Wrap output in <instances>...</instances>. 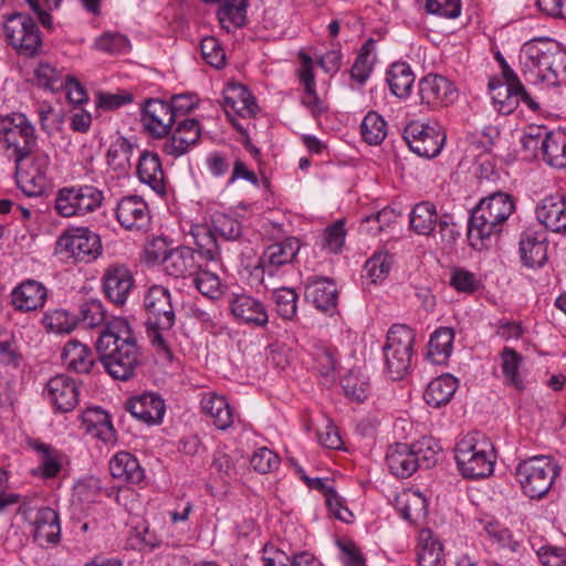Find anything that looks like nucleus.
<instances>
[{"label": "nucleus", "instance_id": "obj_1", "mask_svg": "<svg viewBox=\"0 0 566 566\" xmlns=\"http://www.w3.org/2000/svg\"><path fill=\"white\" fill-rule=\"evenodd\" d=\"M0 129L4 135V150L15 165L18 187L28 197H41L49 186L50 157L38 149L35 128L22 113L3 117Z\"/></svg>", "mask_w": 566, "mask_h": 566}, {"label": "nucleus", "instance_id": "obj_2", "mask_svg": "<svg viewBox=\"0 0 566 566\" xmlns=\"http://www.w3.org/2000/svg\"><path fill=\"white\" fill-rule=\"evenodd\" d=\"M99 359L111 377L126 381L135 376L140 364L136 336L124 318L107 323L96 340Z\"/></svg>", "mask_w": 566, "mask_h": 566}, {"label": "nucleus", "instance_id": "obj_3", "mask_svg": "<svg viewBox=\"0 0 566 566\" xmlns=\"http://www.w3.org/2000/svg\"><path fill=\"white\" fill-rule=\"evenodd\" d=\"M520 64L527 82L559 85L566 81V50L549 39H533L524 43Z\"/></svg>", "mask_w": 566, "mask_h": 566}, {"label": "nucleus", "instance_id": "obj_4", "mask_svg": "<svg viewBox=\"0 0 566 566\" xmlns=\"http://www.w3.org/2000/svg\"><path fill=\"white\" fill-rule=\"evenodd\" d=\"M514 211L513 198L505 192H494L479 201L469 218L468 235L481 245L502 232L503 224Z\"/></svg>", "mask_w": 566, "mask_h": 566}, {"label": "nucleus", "instance_id": "obj_5", "mask_svg": "<svg viewBox=\"0 0 566 566\" xmlns=\"http://www.w3.org/2000/svg\"><path fill=\"white\" fill-rule=\"evenodd\" d=\"M146 310L147 333L151 344L167 354H170L163 332L171 329L175 325V311L168 289L161 285H153L144 297Z\"/></svg>", "mask_w": 566, "mask_h": 566}, {"label": "nucleus", "instance_id": "obj_6", "mask_svg": "<svg viewBox=\"0 0 566 566\" xmlns=\"http://www.w3.org/2000/svg\"><path fill=\"white\" fill-rule=\"evenodd\" d=\"M415 333L405 324H394L382 347L385 373L392 380L402 379L410 370L413 356Z\"/></svg>", "mask_w": 566, "mask_h": 566}, {"label": "nucleus", "instance_id": "obj_7", "mask_svg": "<svg viewBox=\"0 0 566 566\" xmlns=\"http://www.w3.org/2000/svg\"><path fill=\"white\" fill-rule=\"evenodd\" d=\"M457 467L465 479H482L489 476L494 470L495 455L491 443L465 437L455 446Z\"/></svg>", "mask_w": 566, "mask_h": 566}, {"label": "nucleus", "instance_id": "obj_8", "mask_svg": "<svg viewBox=\"0 0 566 566\" xmlns=\"http://www.w3.org/2000/svg\"><path fill=\"white\" fill-rule=\"evenodd\" d=\"M560 468L549 457H533L520 462L515 475L530 499H542L552 489Z\"/></svg>", "mask_w": 566, "mask_h": 566}, {"label": "nucleus", "instance_id": "obj_9", "mask_svg": "<svg viewBox=\"0 0 566 566\" xmlns=\"http://www.w3.org/2000/svg\"><path fill=\"white\" fill-rule=\"evenodd\" d=\"M104 199V191L93 185L63 187L56 193L54 208L63 218L83 217L96 211Z\"/></svg>", "mask_w": 566, "mask_h": 566}, {"label": "nucleus", "instance_id": "obj_10", "mask_svg": "<svg viewBox=\"0 0 566 566\" xmlns=\"http://www.w3.org/2000/svg\"><path fill=\"white\" fill-rule=\"evenodd\" d=\"M103 251L101 238L88 228L65 231L56 241L55 252L61 259L72 262L90 263Z\"/></svg>", "mask_w": 566, "mask_h": 566}, {"label": "nucleus", "instance_id": "obj_11", "mask_svg": "<svg viewBox=\"0 0 566 566\" xmlns=\"http://www.w3.org/2000/svg\"><path fill=\"white\" fill-rule=\"evenodd\" d=\"M3 32L18 54L32 57L42 49V35L36 22L27 13L13 12L6 18Z\"/></svg>", "mask_w": 566, "mask_h": 566}, {"label": "nucleus", "instance_id": "obj_12", "mask_svg": "<svg viewBox=\"0 0 566 566\" xmlns=\"http://www.w3.org/2000/svg\"><path fill=\"white\" fill-rule=\"evenodd\" d=\"M403 139L415 154L432 158L440 154L446 135L439 127L411 122L403 130Z\"/></svg>", "mask_w": 566, "mask_h": 566}, {"label": "nucleus", "instance_id": "obj_13", "mask_svg": "<svg viewBox=\"0 0 566 566\" xmlns=\"http://www.w3.org/2000/svg\"><path fill=\"white\" fill-rule=\"evenodd\" d=\"M222 108L233 128L242 136V145L248 148L245 120L248 113V88L241 83L230 81L222 91Z\"/></svg>", "mask_w": 566, "mask_h": 566}, {"label": "nucleus", "instance_id": "obj_14", "mask_svg": "<svg viewBox=\"0 0 566 566\" xmlns=\"http://www.w3.org/2000/svg\"><path fill=\"white\" fill-rule=\"evenodd\" d=\"M300 249L301 244L296 238H287L280 243L268 247L259 259L258 266L250 271V276L263 283V273L265 271L272 275L275 269L293 262Z\"/></svg>", "mask_w": 566, "mask_h": 566}, {"label": "nucleus", "instance_id": "obj_15", "mask_svg": "<svg viewBox=\"0 0 566 566\" xmlns=\"http://www.w3.org/2000/svg\"><path fill=\"white\" fill-rule=\"evenodd\" d=\"M45 394L56 412H70L78 405L77 385L73 378L64 374L49 379L45 386Z\"/></svg>", "mask_w": 566, "mask_h": 566}, {"label": "nucleus", "instance_id": "obj_16", "mask_svg": "<svg viewBox=\"0 0 566 566\" xmlns=\"http://www.w3.org/2000/svg\"><path fill=\"white\" fill-rule=\"evenodd\" d=\"M418 94L421 104L447 106L457 98V90L451 81L438 74H428L419 81Z\"/></svg>", "mask_w": 566, "mask_h": 566}, {"label": "nucleus", "instance_id": "obj_17", "mask_svg": "<svg viewBox=\"0 0 566 566\" xmlns=\"http://www.w3.org/2000/svg\"><path fill=\"white\" fill-rule=\"evenodd\" d=\"M133 287V274L125 265L114 264L105 270L103 291L106 297L115 305H124Z\"/></svg>", "mask_w": 566, "mask_h": 566}, {"label": "nucleus", "instance_id": "obj_18", "mask_svg": "<svg viewBox=\"0 0 566 566\" xmlns=\"http://www.w3.org/2000/svg\"><path fill=\"white\" fill-rule=\"evenodd\" d=\"M176 122V114L169 103L159 99H149L145 103L143 123L154 137L160 138L166 136Z\"/></svg>", "mask_w": 566, "mask_h": 566}, {"label": "nucleus", "instance_id": "obj_19", "mask_svg": "<svg viewBox=\"0 0 566 566\" xmlns=\"http://www.w3.org/2000/svg\"><path fill=\"white\" fill-rule=\"evenodd\" d=\"M116 218L125 229H144L150 222L148 205L136 195L124 197L117 203Z\"/></svg>", "mask_w": 566, "mask_h": 566}, {"label": "nucleus", "instance_id": "obj_20", "mask_svg": "<svg viewBox=\"0 0 566 566\" xmlns=\"http://www.w3.org/2000/svg\"><path fill=\"white\" fill-rule=\"evenodd\" d=\"M201 135L199 122L186 118L177 123L171 136L164 143V151L172 157L185 155L190 146L197 144Z\"/></svg>", "mask_w": 566, "mask_h": 566}, {"label": "nucleus", "instance_id": "obj_21", "mask_svg": "<svg viewBox=\"0 0 566 566\" xmlns=\"http://www.w3.org/2000/svg\"><path fill=\"white\" fill-rule=\"evenodd\" d=\"M200 260L196 250L180 245L170 250L166 258L165 272L176 279L195 276L203 265Z\"/></svg>", "mask_w": 566, "mask_h": 566}, {"label": "nucleus", "instance_id": "obj_22", "mask_svg": "<svg viewBox=\"0 0 566 566\" xmlns=\"http://www.w3.org/2000/svg\"><path fill=\"white\" fill-rule=\"evenodd\" d=\"M305 298L317 310L328 312L337 305V289L333 280L311 276L305 282Z\"/></svg>", "mask_w": 566, "mask_h": 566}, {"label": "nucleus", "instance_id": "obj_23", "mask_svg": "<svg viewBox=\"0 0 566 566\" xmlns=\"http://www.w3.org/2000/svg\"><path fill=\"white\" fill-rule=\"evenodd\" d=\"M536 218L553 232L566 231V198L562 195L545 197L536 208Z\"/></svg>", "mask_w": 566, "mask_h": 566}, {"label": "nucleus", "instance_id": "obj_24", "mask_svg": "<svg viewBox=\"0 0 566 566\" xmlns=\"http://www.w3.org/2000/svg\"><path fill=\"white\" fill-rule=\"evenodd\" d=\"M520 254L525 266L539 269L547 262V239L544 233L524 231L520 239Z\"/></svg>", "mask_w": 566, "mask_h": 566}, {"label": "nucleus", "instance_id": "obj_25", "mask_svg": "<svg viewBox=\"0 0 566 566\" xmlns=\"http://www.w3.org/2000/svg\"><path fill=\"white\" fill-rule=\"evenodd\" d=\"M33 539L40 546L57 544L61 537V526L57 513L51 507L38 510L31 523Z\"/></svg>", "mask_w": 566, "mask_h": 566}, {"label": "nucleus", "instance_id": "obj_26", "mask_svg": "<svg viewBox=\"0 0 566 566\" xmlns=\"http://www.w3.org/2000/svg\"><path fill=\"white\" fill-rule=\"evenodd\" d=\"M130 415L148 424L159 423L165 415V402L155 394H144L127 401Z\"/></svg>", "mask_w": 566, "mask_h": 566}, {"label": "nucleus", "instance_id": "obj_27", "mask_svg": "<svg viewBox=\"0 0 566 566\" xmlns=\"http://www.w3.org/2000/svg\"><path fill=\"white\" fill-rule=\"evenodd\" d=\"M137 176L143 184L148 185L156 193L160 196L166 193L165 172L156 153L142 151L137 165Z\"/></svg>", "mask_w": 566, "mask_h": 566}, {"label": "nucleus", "instance_id": "obj_28", "mask_svg": "<svg viewBox=\"0 0 566 566\" xmlns=\"http://www.w3.org/2000/svg\"><path fill=\"white\" fill-rule=\"evenodd\" d=\"M386 462L389 471L401 479L411 476L418 469L412 447L407 443L389 446L386 452Z\"/></svg>", "mask_w": 566, "mask_h": 566}, {"label": "nucleus", "instance_id": "obj_29", "mask_svg": "<svg viewBox=\"0 0 566 566\" xmlns=\"http://www.w3.org/2000/svg\"><path fill=\"white\" fill-rule=\"evenodd\" d=\"M15 310L30 312L42 307L46 300V289L38 281L27 280L11 293Z\"/></svg>", "mask_w": 566, "mask_h": 566}, {"label": "nucleus", "instance_id": "obj_30", "mask_svg": "<svg viewBox=\"0 0 566 566\" xmlns=\"http://www.w3.org/2000/svg\"><path fill=\"white\" fill-rule=\"evenodd\" d=\"M302 66L298 75L300 81L304 86V94L302 96V104L311 112L314 117H318L326 112L327 107L323 99L318 97L315 91V78L313 73L312 59L302 54Z\"/></svg>", "mask_w": 566, "mask_h": 566}, {"label": "nucleus", "instance_id": "obj_31", "mask_svg": "<svg viewBox=\"0 0 566 566\" xmlns=\"http://www.w3.org/2000/svg\"><path fill=\"white\" fill-rule=\"evenodd\" d=\"M459 387V380L451 374H443L432 379L423 394L426 403L433 408L448 405Z\"/></svg>", "mask_w": 566, "mask_h": 566}, {"label": "nucleus", "instance_id": "obj_32", "mask_svg": "<svg viewBox=\"0 0 566 566\" xmlns=\"http://www.w3.org/2000/svg\"><path fill=\"white\" fill-rule=\"evenodd\" d=\"M82 426L86 433L108 443L115 440V429L109 415L99 407L87 408L82 413Z\"/></svg>", "mask_w": 566, "mask_h": 566}, {"label": "nucleus", "instance_id": "obj_33", "mask_svg": "<svg viewBox=\"0 0 566 566\" xmlns=\"http://www.w3.org/2000/svg\"><path fill=\"white\" fill-rule=\"evenodd\" d=\"M111 475L122 482L137 484L144 479V470L129 452H118L109 461Z\"/></svg>", "mask_w": 566, "mask_h": 566}, {"label": "nucleus", "instance_id": "obj_34", "mask_svg": "<svg viewBox=\"0 0 566 566\" xmlns=\"http://www.w3.org/2000/svg\"><path fill=\"white\" fill-rule=\"evenodd\" d=\"M200 406L202 412L211 418L218 429L226 430L232 424L233 413L224 397L207 392L202 396Z\"/></svg>", "mask_w": 566, "mask_h": 566}, {"label": "nucleus", "instance_id": "obj_35", "mask_svg": "<svg viewBox=\"0 0 566 566\" xmlns=\"http://www.w3.org/2000/svg\"><path fill=\"white\" fill-rule=\"evenodd\" d=\"M67 369L78 374H88L95 364L91 349L77 340H69L61 355Z\"/></svg>", "mask_w": 566, "mask_h": 566}, {"label": "nucleus", "instance_id": "obj_36", "mask_svg": "<svg viewBox=\"0 0 566 566\" xmlns=\"http://www.w3.org/2000/svg\"><path fill=\"white\" fill-rule=\"evenodd\" d=\"M216 233L213 226L193 224L191 227L189 234L198 248L196 252L201 260L217 261L219 259L220 249Z\"/></svg>", "mask_w": 566, "mask_h": 566}, {"label": "nucleus", "instance_id": "obj_37", "mask_svg": "<svg viewBox=\"0 0 566 566\" xmlns=\"http://www.w3.org/2000/svg\"><path fill=\"white\" fill-rule=\"evenodd\" d=\"M454 331L451 327H439L430 336L427 358L433 364L442 365L451 356Z\"/></svg>", "mask_w": 566, "mask_h": 566}, {"label": "nucleus", "instance_id": "obj_38", "mask_svg": "<svg viewBox=\"0 0 566 566\" xmlns=\"http://www.w3.org/2000/svg\"><path fill=\"white\" fill-rule=\"evenodd\" d=\"M386 81L389 85L390 92L399 97L405 98L409 96L415 83V74L405 62H397L390 65L386 74Z\"/></svg>", "mask_w": 566, "mask_h": 566}, {"label": "nucleus", "instance_id": "obj_39", "mask_svg": "<svg viewBox=\"0 0 566 566\" xmlns=\"http://www.w3.org/2000/svg\"><path fill=\"white\" fill-rule=\"evenodd\" d=\"M510 81L501 82L491 78L489 82V90L494 108L504 115H509L517 107V99L515 97V85Z\"/></svg>", "mask_w": 566, "mask_h": 566}, {"label": "nucleus", "instance_id": "obj_40", "mask_svg": "<svg viewBox=\"0 0 566 566\" xmlns=\"http://www.w3.org/2000/svg\"><path fill=\"white\" fill-rule=\"evenodd\" d=\"M443 547L430 530L419 535L418 563L420 566H444Z\"/></svg>", "mask_w": 566, "mask_h": 566}, {"label": "nucleus", "instance_id": "obj_41", "mask_svg": "<svg viewBox=\"0 0 566 566\" xmlns=\"http://www.w3.org/2000/svg\"><path fill=\"white\" fill-rule=\"evenodd\" d=\"M542 155L549 166L564 168L566 166V133L549 132L547 139H544L543 143Z\"/></svg>", "mask_w": 566, "mask_h": 566}, {"label": "nucleus", "instance_id": "obj_42", "mask_svg": "<svg viewBox=\"0 0 566 566\" xmlns=\"http://www.w3.org/2000/svg\"><path fill=\"white\" fill-rule=\"evenodd\" d=\"M410 227L421 235H429L437 227V209L429 201L417 203L410 212Z\"/></svg>", "mask_w": 566, "mask_h": 566}, {"label": "nucleus", "instance_id": "obj_43", "mask_svg": "<svg viewBox=\"0 0 566 566\" xmlns=\"http://www.w3.org/2000/svg\"><path fill=\"white\" fill-rule=\"evenodd\" d=\"M502 373L507 385L517 390L524 389L523 380L520 376L518 369L523 361V357L514 348L504 347L501 353Z\"/></svg>", "mask_w": 566, "mask_h": 566}, {"label": "nucleus", "instance_id": "obj_44", "mask_svg": "<svg viewBox=\"0 0 566 566\" xmlns=\"http://www.w3.org/2000/svg\"><path fill=\"white\" fill-rule=\"evenodd\" d=\"M32 447L39 453L40 467L38 470L41 475L45 479L56 476L62 469L59 451L50 444L39 441H34Z\"/></svg>", "mask_w": 566, "mask_h": 566}, {"label": "nucleus", "instance_id": "obj_45", "mask_svg": "<svg viewBox=\"0 0 566 566\" xmlns=\"http://www.w3.org/2000/svg\"><path fill=\"white\" fill-rule=\"evenodd\" d=\"M360 134L369 145H379L387 136V124L376 112H368L360 124Z\"/></svg>", "mask_w": 566, "mask_h": 566}, {"label": "nucleus", "instance_id": "obj_46", "mask_svg": "<svg viewBox=\"0 0 566 566\" xmlns=\"http://www.w3.org/2000/svg\"><path fill=\"white\" fill-rule=\"evenodd\" d=\"M376 44L374 39H368L360 48L354 65L350 69V77L359 85H363L368 80L371 70L373 61L370 59L371 51Z\"/></svg>", "mask_w": 566, "mask_h": 566}, {"label": "nucleus", "instance_id": "obj_47", "mask_svg": "<svg viewBox=\"0 0 566 566\" xmlns=\"http://www.w3.org/2000/svg\"><path fill=\"white\" fill-rule=\"evenodd\" d=\"M133 150V144L127 138L119 137L108 148L107 164L115 170H125L130 166Z\"/></svg>", "mask_w": 566, "mask_h": 566}, {"label": "nucleus", "instance_id": "obj_48", "mask_svg": "<svg viewBox=\"0 0 566 566\" xmlns=\"http://www.w3.org/2000/svg\"><path fill=\"white\" fill-rule=\"evenodd\" d=\"M392 265V256L387 252H375L365 263V276L373 283L385 280Z\"/></svg>", "mask_w": 566, "mask_h": 566}, {"label": "nucleus", "instance_id": "obj_49", "mask_svg": "<svg viewBox=\"0 0 566 566\" xmlns=\"http://www.w3.org/2000/svg\"><path fill=\"white\" fill-rule=\"evenodd\" d=\"M411 447L413 450L415 459L418 462V469H429L437 463V455L441 448L439 443L432 438H422L421 440L412 443Z\"/></svg>", "mask_w": 566, "mask_h": 566}, {"label": "nucleus", "instance_id": "obj_50", "mask_svg": "<svg viewBox=\"0 0 566 566\" xmlns=\"http://www.w3.org/2000/svg\"><path fill=\"white\" fill-rule=\"evenodd\" d=\"M277 314L284 319H292L297 311V293L293 289H276L273 294Z\"/></svg>", "mask_w": 566, "mask_h": 566}, {"label": "nucleus", "instance_id": "obj_51", "mask_svg": "<svg viewBox=\"0 0 566 566\" xmlns=\"http://www.w3.org/2000/svg\"><path fill=\"white\" fill-rule=\"evenodd\" d=\"M280 464V458L268 447H258L250 457V467L260 474H266L275 470Z\"/></svg>", "mask_w": 566, "mask_h": 566}, {"label": "nucleus", "instance_id": "obj_52", "mask_svg": "<svg viewBox=\"0 0 566 566\" xmlns=\"http://www.w3.org/2000/svg\"><path fill=\"white\" fill-rule=\"evenodd\" d=\"M197 290L209 298H218L221 295V282L217 274L201 266L195 275Z\"/></svg>", "mask_w": 566, "mask_h": 566}, {"label": "nucleus", "instance_id": "obj_53", "mask_svg": "<svg viewBox=\"0 0 566 566\" xmlns=\"http://www.w3.org/2000/svg\"><path fill=\"white\" fill-rule=\"evenodd\" d=\"M80 318L86 327H96L105 321V310L99 300L91 298L80 307Z\"/></svg>", "mask_w": 566, "mask_h": 566}, {"label": "nucleus", "instance_id": "obj_54", "mask_svg": "<svg viewBox=\"0 0 566 566\" xmlns=\"http://www.w3.org/2000/svg\"><path fill=\"white\" fill-rule=\"evenodd\" d=\"M450 284L458 292L468 294L474 293L481 287V282L476 275L463 268H454L451 273Z\"/></svg>", "mask_w": 566, "mask_h": 566}, {"label": "nucleus", "instance_id": "obj_55", "mask_svg": "<svg viewBox=\"0 0 566 566\" xmlns=\"http://www.w3.org/2000/svg\"><path fill=\"white\" fill-rule=\"evenodd\" d=\"M214 231L227 240H237L242 235L243 227L230 214H217L212 220Z\"/></svg>", "mask_w": 566, "mask_h": 566}, {"label": "nucleus", "instance_id": "obj_56", "mask_svg": "<svg viewBox=\"0 0 566 566\" xmlns=\"http://www.w3.org/2000/svg\"><path fill=\"white\" fill-rule=\"evenodd\" d=\"M201 53L203 60L216 69H221L226 64V53L218 40L213 36L203 38L201 41Z\"/></svg>", "mask_w": 566, "mask_h": 566}, {"label": "nucleus", "instance_id": "obj_57", "mask_svg": "<svg viewBox=\"0 0 566 566\" xmlns=\"http://www.w3.org/2000/svg\"><path fill=\"white\" fill-rule=\"evenodd\" d=\"M345 222L344 220H337L331 227L326 228L323 234V249L331 253H337L340 251L345 242Z\"/></svg>", "mask_w": 566, "mask_h": 566}, {"label": "nucleus", "instance_id": "obj_58", "mask_svg": "<svg viewBox=\"0 0 566 566\" xmlns=\"http://www.w3.org/2000/svg\"><path fill=\"white\" fill-rule=\"evenodd\" d=\"M340 382L345 395L352 400L363 402L367 398L369 384L353 371L345 376Z\"/></svg>", "mask_w": 566, "mask_h": 566}, {"label": "nucleus", "instance_id": "obj_59", "mask_svg": "<svg viewBox=\"0 0 566 566\" xmlns=\"http://www.w3.org/2000/svg\"><path fill=\"white\" fill-rule=\"evenodd\" d=\"M95 46L103 52L116 54L126 52L129 41L120 33L106 32L96 39Z\"/></svg>", "mask_w": 566, "mask_h": 566}, {"label": "nucleus", "instance_id": "obj_60", "mask_svg": "<svg viewBox=\"0 0 566 566\" xmlns=\"http://www.w3.org/2000/svg\"><path fill=\"white\" fill-rule=\"evenodd\" d=\"M43 323L48 329L65 334L71 333L75 325L73 318L64 310H54L46 313Z\"/></svg>", "mask_w": 566, "mask_h": 566}, {"label": "nucleus", "instance_id": "obj_61", "mask_svg": "<svg viewBox=\"0 0 566 566\" xmlns=\"http://www.w3.org/2000/svg\"><path fill=\"white\" fill-rule=\"evenodd\" d=\"M549 130L544 126H530L522 137L523 148L533 156L542 154L544 139H547Z\"/></svg>", "mask_w": 566, "mask_h": 566}, {"label": "nucleus", "instance_id": "obj_62", "mask_svg": "<svg viewBox=\"0 0 566 566\" xmlns=\"http://www.w3.org/2000/svg\"><path fill=\"white\" fill-rule=\"evenodd\" d=\"M34 75L39 86L51 91L64 87V82L60 78L59 73L49 63H40L34 71Z\"/></svg>", "mask_w": 566, "mask_h": 566}, {"label": "nucleus", "instance_id": "obj_63", "mask_svg": "<svg viewBox=\"0 0 566 566\" xmlns=\"http://www.w3.org/2000/svg\"><path fill=\"white\" fill-rule=\"evenodd\" d=\"M407 496L405 506L400 510L401 516L413 522L426 514L427 500L419 492H412Z\"/></svg>", "mask_w": 566, "mask_h": 566}, {"label": "nucleus", "instance_id": "obj_64", "mask_svg": "<svg viewBox=\"0 0 566 566\" xmlns=\"http://www.w3.org/2000/svg\"><path fill=\"white\" fill-rule=\"evenodd\" d=\"M426 9L429 13L454 19L461 13V2L460 0H427Z\"/></svg>", "mask_w": 566, "mask_h": 566}]
</instances>
